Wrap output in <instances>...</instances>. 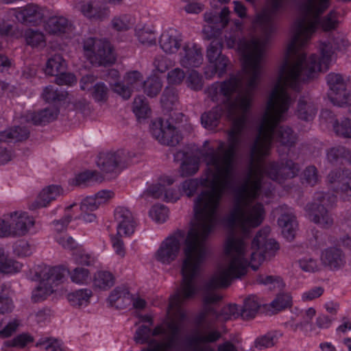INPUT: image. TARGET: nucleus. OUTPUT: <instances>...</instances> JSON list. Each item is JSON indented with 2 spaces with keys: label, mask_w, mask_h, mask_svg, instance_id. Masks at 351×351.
<instances>
[{
  "label": "nucleus",
  "mask_w": 351,
  "mask_h": 351,
  "mask_svg": "<svg viewBox=\"0 0 351 351\" xmlns=\"http://www.w3.org/2000/svg\"><path fill=\"white\" fill-rule=\"evenodd\" d=\"M348 46V40L343 36L338 34L333 38L331 43L321 44V58L312 54L307 58L303 49H299L293 56L286 54L279 67L285 64L291 67L294 72L301 75L298 79L300 84L301 82L314 79L320 72L327 70L334 51L344 50Z\"/></svg>",
  "instance_id": "7"
},
{
  "label": "nucleus",
  "mask_w": 351,
  "mask_h": 351,
  "mask_svg": "<svg viewBox=\"0 0 351 351\" xmlns=\"http://www.w3.org/2000/svg\"><path fill=\"white\" fill-rule=\"evenodd\" d=\"M134 154L125 151L117 150L99 153L96 161L97 167L105 173H117L128 167Z\"/></svg>",
  "instance_id": "12"
},
{
  "label": "nucleus",
  "mask_w": 351,
  "mask_h": 351,
  "mask_svg": "<svg viewBox=\"0 0 351 351\" xmlns=\"http://www.w3.org/2000/svg\"><path fill=\"white\" fill-rule=\"evenodd\" d=\"M185 78V73L180 68H175L167 74V80L171 84H180Z\"/></svg>",
  "instance_id": "63"
},
{
  "label": "nucleus",
  "mask_w": 351,
  "mask_h": 351,
  "mask_svg": "<svg viewBox=\"0 0 351 351\" xmlns=\"http://www.w3.org/2000/svg\"><path fill=\"white\" fill-rule=\"evenodd\" d=\"M300 267L306 272H316L319 270V266L316 260L305 257L298 261Z\"/></svg>",
  "instance_id": "62"
},
{
  "label": "nucleus",
  "mask_w": 351,
  "mask_h": 351,
  "mask_svg": "<svg viewBox=\"0 0 351 351\" xmlns=\"http://www.w3.org/2000/svg\"><path fill=\"white\" fill-rule=\"evenodd\" d=\"M337 197L330 193L316 192L313 201L306 206L311 221L322 228H329L334 223V218L330 208L336 202Z\"/></svg>",
  "instance_id": "9"
},
{
  "label": "nucleus",
  "mask_w": 351,
  "mask_h": 351,
  "mask_svg": "<svg viewBox=\"0 0 351 351\" xmlns=\"http://www.w3.org/2000/svg\"><path fill=\"white\" fill-rule=\"evenodd\" d=\"M59 113L55 106L46 108L38 112H27L20 117L21 123H31L34 125H41L53 121Z\"/></svg>",
  "instance_id": "21"
},
{
  "label": "nucleus",
  "mask_w": 351,
  "mask_h": 351,
  "mask_svg": "<svg viewBox=\"0 0 351 351\" xmlns=\"http://www.w3.org/2000/svg\"><path fill=\"white\" fill-rule=\"evenodd\" d=\"M257 182H239L232 193V206L225 218L230 232L224 244V258L212 274L208 286L219 287L241 278L251 267L250 230L259 226L265 216L264 206L256 202L261 193Z\"/></svg>",
  "instance_id": "3"
},
{
  "label": "nucleus",
  "mask_w": 351,
  "mask_h": 351,
  "mask_svg": "<svg viewBox=\"0 0 351 351\" xmlns=\"http://www.w3.org/2000/svg\"><path fill=\"white\" fill-rule=\"evenodd\" d=\"M108 88L103 82L97 83L92 89V96L97 101H104L108 98Z\"/></svg>",
  "instance_id": "60"
},
{
  "label": "nucleus",
  "mask_w": 351,
  "mask_h": 351,
  "mask_svg": "<svg viewBox=\"0 0 351 351\" xmlns=\"http://www.w3.org/2000/svg\"><path fill=\"white\" fill-rule=\"evenodd\" d=\"M32 338L26 334H22L16 337L11 341H7L4 343L2 349L6 350L8 347H24L27 343L31 342Z\"/></svg>",
  "instance_id": "58"
},
{
  "label": "nucleus",
  "mask_w": 351,
  "mask_h": 351,
  "mask_svg": "<svg viewBox=\"0 0 351 351\" xmlns=\"http://www.w3.org/2000/svg\"><path fill=\"white\" fill-rule=\"evenodd\" d=\"M300 77L301 75L286 64L278 67L277 77L269 93L258 125V134L250 147L247 172L239 182H245L247 179L251 182H257L259 192L264 193L267 197L270 195L271 189L265 190L264 174L272 180L282 182L295 177L299 171L298 165L290 160L285 162H269L265 167L261 165V161L269 154L273 140L288 147L295 145L297 141V135L291 128L277 126L285 119V114L293 101L288 88L298 90Z\"/></svg>",
  "instance_id": "2"
},
{
  "label": "nucleus",
  "mask_w": 351,
  "mask_h": 351,
  "mask_svg": "<svg viewBox=\"0 0 351 351\" xmlns=\"http://www.w3.org/2000/svg\"><path fill=\"white\" fill-rule=\"evenodd\" d=\"M143 82L142 75L137 71L128 72L124 77V83L131 87L133 91L141 87Z\"/></svg>",
  "instance_id": "52"
},
{
  "label": "nucleus",
  "mask_w": 351,
  "mask_h": 351,
  "mask_svg": "<svg viewBox=\"0 0 351 351\" xmlns=\"http://www.w3.org/2000/svg\"><path fill=\"white\" fill-rule=\"evenodd\" d=\"M144 92L151 97L156 96L161 90L162 82L160 78L153 77L143 82Z\"/></svg>",
  "instance_id": "49"
},
{
  "label": "nucleus",
  "mask_w": 351,
  "mask_h": 351,
  "mask_svg": "<svg viewBox=\"0 0 351 351\" xmlns=\"http://www.w3.org/2000/svg\"><path fill=\"white\" fill-rule=\"evenodd\" d=\"M282 337V333L278 332H270L260 336L255 340V347L259 349L269 348L274 346L278 339Z\"/></svg>",
  "instance_id": "40"
},
{
  "label": "nucleus",
  "mask_w": 351,
  "mask_h": 351,
  "mask_svg": "<svg viewBox=\"0 0 351 351\" xmlns=\"http://www.w3.org/2000/svg\"><path fill=\"white\" fill-rule=\"evenodd\" d=\"M208 237L189 230L184 242L182 282L176 293L170 298L168 319L153 330L146 326L138 328L134 341L139 344L148 343V348L141 351H171L176 348L184 327L183 322L186 319L182 305L194 298L200 290L197 278L210 254L206 243Z\"/></svg>",
  "instance_id": "4"
},
{
  "label": "nucleus",
  "mask_w": 351,
  "mask_h": 351,
  "mask_svg": "<svg viewBox=\"0 0 351 351\" xmlns=\"http://www.w3.org/2000/svg\"><path fill=\"white\" fill-rule=\"evenodd\" d=\"M285 3L286 0H267L266 6L254 21V29L261 36L251 40H258L261 43H264L265 51L271 35L276 29L275 18L278 13L284 9Z\"/></svg>",
  "instance_id": "8"
},
{
  "label": "nucleus",
  "mask_w": 351,
  "mask_h": 351,
  "mask_svg": "<svg viewBox=\"0 0 351 351\" xmlns=\"http://www.w3.org/2000/svg\"><path fill=\"white\" fill-rule=\"evenodd\" d=\"M132 23V17L126 14L114 16L112 20V27L117 31H125L130 28Z\"/></svg>",
  "instance_id": "51"
},
{
  "label": "nucleus",
  "mask_w": 351,
  "mask_h": 351,
  "mask_svg": "<svg viewBox=\"0 0 351 351\" xmlns=\"http://www.w3.org/2000/svg\"><path fill=\"white\" fill-rule=\"evenodd\" d=\"M326 81L329 86L328 96L334 105L340 107L351 105V93L346 89L345 81L340 74L330 73L327 75Z\"/></svg>",
  "instance_id": "13"
},
{
  "label": "nucleus",
  "mask_w": 351,
  "mask_h": 351,
  "mask_svg": "<svg viewBox=\"0 0 351 351\" xmlns=\"http://www.w3.org/2000/svg\"><path fill=\"white\" fill-rule=\"evenodd\" d=\"M25 40L32 47H43L45 45V38L43 32L29 29L25 33Z\"/></svg>",
  "instance_id": "45"
},
{
  "label": "nucleus",
  "mask_w": 351,
  "mask_h": 351,
  "mask_svg": "<svg viewBox=\"0 0 351 351\" xmlns=\"http://www.w3.org/2000/svg\"><path fill=\"white\" fill-rule=\"evenodd\" d=\"M292 305V297L289 293H280L271 302V306L277 311H282Z\"/></svg>",
  "instance_id": "50"
},
{
  "label": "nucleus",
  "mask_w": 351,
  "mask_h": 351,
  "mask_svg": "<svg viewBox=\"0 0 351 351\" xmlns=\"http://www.w3.org/2000/svg\"><path fill=\"white\" fill-rule=\"evenodd\" d=\"M323 264L330 269H339L346 264V256L342 250L337 247H328L322 254Z\"/></svg>",
  "instance_id": "25"
},
{
  "label": "nucleus",
  "mask_w": 351,
  "mask_h": 351,
  "mask_svg": "<svg viewBox=\"0 0 351 351\" xmlns=\"http://www.w3.org/2000/svg\"><path fill=\"white\" fill-rule=\"evenodd\" d=\"M212 275L204 283L202 297L203 310L195 317L194 323L196 329L186 339V346L192 351H215L210 343L217 341L221 337V332L215 328V322L208 319L214 315L216 311L214 306L222 300V295L215 291L217 289L228 287L232 281L224 286H208Z\"/></svg>",
  "instance_id": "6"
},
{
  "label": "nucleus",
  "mask_w": 351,
  "mask_h": 351,
  "mask_svg": "<svg viewBox=\"0 0 351 351\" xmlns=\"http://www.w3.org/2000/svg\"><path fill=\"white\" fill-rule=\"evenodd\" d=\"M121 299H130L129 291L125 287H117L111 291L108 297V300L111 305H113L116 302Z\"/></svg>",
  "instance_id": "59"
},
{
  "label": "nucleus",
  "mask_w": 351,
  "mask_h": 351,
  "mask_svg": "<svg viewBox=\"0 0 351 351\" xmlns=\"http://www.w3.org/2000/svg\"><path fill=\"white\" fill-rule=\"evenodd\" d=\"M91 295V290L88 289H80L74 292L69 293L67 295V300L71 306L80 307L88 304Z\"/></svg>",
  "instance_id": "35"
},
{
  "label": "nucleus",
  "mask_w": 351,
  "mask_h": 351,
  "mask_svg": "<svg viewBox=\"0 0 351 351\" xmlns=\"http://www.w3.org/2000/svg\"><path fill=\"white\" fill-rule=\"evenodd\" d=\"M222 48V39L219 37H214L206 48V58L219 77L225 73L230 63L228 58L221 53Z\"/></svg>",
  "instance_id": "15"
},
{
  "label": "nucleus",
  "mask_w": 351,
  "mask_h": 351,
  "mask_svg": "<svg viewBox=\"0 0 351 351\" xmlns=\"http://www.w3.org/2000/svg\"><path fill=\"white\" fill-rule=\"evenodd\" d=\"M78 9L84 16L93 21H103L110 14L108 9L101 8L91 1L83 3Z\"/></svg>",
  "instance_id": "29"
},
{
  "label": "nucleus",
  "mask_w": 351,
  "mask_h": 351,
  "mask_svg": "<svg viewBox=\"0 0 351 351\" xmlns=\"http://www.w3.org/2000/svg\"><path fill=\"white\" fill-rule=\"evenodd\" d=\"M241 316L240 308L237 304H228L223 306L219 313L217 312L213 317L216 321H227L231 319H236Z\"/></svg>",
  "instance_id": "38"
},
{
  "label": "nucleus",
  "mask_w": 351,
  "mask_h": 351,
  "mask_svg": "<svg viewBox=\"0 0 351 351\" xmlns=\"http://www.w3.org/2000/svg\"><path fill=\"white\" fill-rule=\"evenodd\" d=\"M317 112V108L309 97H302L298 104L296 114L300 119L311 121Z\"/></svg>",
  "instance_id": "32"
},
{
  "label": "nucleus",
  "mask_w": 351,
  "mask_h": 351,
  "mask_svg": "<svg viewBox=\"0 0 351 351\" xmlns=\"http://www.w3.org/2000/svg\"><path fill=\"white\" fill-rule=\"evenodd\" d=\"M73 282L86 284L90 280V271L88 269L77 267L71 271H68Z\"/></svg>",
  "instance_id": "48"
},
{
  "label": "nucleus",
  "mask_w": 351,
  "mask_h": 351,
  "mask_svg": "<svg viewBox=\"0 0 351 351\" xmlns=\"http://www.w3.org/2000/svg\"><path fill=\"white\" fill-rule=\"evenodd\" d=\"M66 69V64L62 56L55 54L48 59L45 72L49 75L58 76L60 73L64 72Z\"/></svg>",
  "instance_id": "34"
},
{
  "label": "nucleus",
  "mask_w": 351,
  "mask_h": 351,
  "mask_svg": "<svg viewBox=\"0 0 351 351\" xmlns=\"http://www.w3.org/2000/svg\"><path fill=\"white\" fill-rule=\"evenodd\" d=\"M330 0H300V15L292 28V38L288 45L287 53L293 56L298 49H304L311 39L317 27L324 31H331L338 25V15L335 10L322 15L328 9Z\"/></svg>",
  "instance_id": "5"
},
{
  "label": "nucleus",
  "mask_w": 351,
  "mask_h": 351,
  "mask_svg": "<svg viewBox=\"0 0 351 351\" xmlns=\"http://www.w3.org/2000/svg\"><path fill=\"white\" fill-rule=\"evenodd\" d=\"M34 225V219L25 213H11L6 217L8 236H24Z\"/></svg>",
  "instance_id": "18"
},
{
  "label": "nucleus",
  "mask_w": 351,
  "mask_h": 351,
  "mask_svg": "<svg viewBox=\"0 0 351 351\" xmlns=\"http://www.w3.org/2000/svg\"><path fill=\"white\" fill-rule=\"evenodd\" d=\"M187 86L194 90H199L203 86L202 76L196 71H191L186 81Z\"/></svg>",
  "instance_id": "61"
},
{
  "label": "nucleus",
  "mask_w": 351,
  "mask_h": 351,
  "mask_svg": "<svg viewBox=\"0 0 351 351\" xmlns=\"http://www.w3.org/2000/svg\"><path fill=\"white\" fill-rule=\"evenodd\" d=\"M42 96L47 102H56L64 100L67 93L53 86H48L45 88Z\"/></svg>",
  "instance_id": "41"
},
{
  "label": "nucleus",
  "mask_w": 351,
  "mask_h": 351,
  "mask_svg": "<svg viewBox=\"0 0 351 351\" xmlns=\"http://www.w3.org/2000/svg\"><path fill=\"white\" fill-rule=\"evenodd\" d=\"M278 223L282 229L283 236L287 240L291 241L298 227L295 216L292 211L289 209L282 213L278 219Z\"/></svg>",
  "instance_id": "28"
},
{
  "label": "nucleus",
  "mask_w": 351,
  "mask_h": 351,
  "mask_svg": "<svg viewBox=\"0 0 351 351\" xmlns=\"http://www.w3.org/2000/svg\"><path fill=\"white\" fill-rule=\"evenodd\" d=\"M150 132L153 137L160 143L167 146L177 145L182 138L174 127L171 125L168 121L164 123L161 119L152 121L150 125Z\"/></svg>",
  "instance_id": "14"
},
{
  "label": "nucleus",
  "mask_w": 351,
  "mask_h": 351,
  "mask_svg": "<svg viewBox=\"0 0 351 351\" xmlns=\"http://www.w3.org/2000/svg\"><path fill=\"white\" fill-rule=\"evenodd\" d=\"M326 156L328 161L332 165L337 164L341 159L351 162V151L343 146L330 148Z\"/></svg>",
  "instance_id": "36"
},
{
  "label": "nucleus",
  "mask_w": 351,
  "mask_h": 351,
  "mask_svg": "<svg viewBox=\"0 0 351 351\" xmlns=\"http://www.w3.org/2000/svg\"><path fill=\"white\" fill-rule=\"evenodd\" d=\"M180 64L186 69L199 66L203 62L202 49L195 43H186L179 53Z\"/></svg>",
  "instance_id": "19"
},
{
  "label": "nucleus",
  "mask_w": 351,
  "mask_h": 351,
  "mask_svg": "<svg viewBox=\"0 0 351 351\" xmlns=\"http://www.w3.org/2000/svg\"><path fill=\"white\" fill-rule=\"evenodd\" d=\"M66 269L62 266L50 267L47 265H37L31 273L33 280L43 281L47 285H51L52 289L61 282L64 278Z\"/></svg>",
  "instance_id": "17"
},
{
  "label": "nucleus",
  "mask_w": 351,
  "mask_h": 351,
  "mask_svg": "<svg viewBox=\"0 0 351 351\" xmlns=\"http://www.w3.org/2000/svg\"><path fill=\"white\" fill-rule=\"evenodd\" d=\"M114 284V278L109 271H99L94 279V285L101 289H106L112 287Z\"/></svg>",
  "instance_id": "44"
},
{
  "label": "nucleus",
  "mask_w": 351,
  "mask_h": 351,
  "mask_svg": "<svg viewBox=\"0 0 351 351\" xmlns=\"http://www.w3.org/2000/svg\"><path fill=\"white\" fill-rule=\"evenodd\" d=\"M51 285H47L45 282L40 281L39 285L32 291V300L34 302L43 301L53 292Z\"/></svg>",
  "instance_id": "46"
},
{
  "label": "nucleus",
  "mask_w": 351,
  "mask_h": 351,
  "mask_svg": "<svg viewBox=\"0 0 351 351\" xmlns=\"http://www.w3.org/2000/svg\"><path fill=\"white\" fill-rule=\"evenodd\" d=\"M132 111L138 119H145L148 117L151 110L144 96L135 97L132 105Z\"/></svg>",
  "instance_id": "39"
},
{
  "label": "nucleus",
  "mask_w": 351,
  "mask_h": 351,
  "mask_svg": "<svg viewBox=\"0 0 351 351\" xmlns=\"http://www.w3.org/2000/svg\"><path fill=\"white\" fill-rule=\"evenodd\" d=\"M335 191L343 200H349L351 198V171L348 170L343 171V177Z\"/></svg>",
  "instance_id": "37"
},
{
  "label": "nucleus",
  "mask_w": 351,
  "mask_h": 351,
  "mask_svg": "<svg viewBox=\"0 0 351 351\" xmlns=\"http://www.w3.org/2000/svg\"><path fill=\"white\" fill-rule=\"evenodd\" d=\"M229 10L224 7L219 13L206 12L204 14V20L210 29L212 36L217 37L220 31L223 29L229 22Z\"/></svg>",
  "instance_id": "22"
},
{
  "label": "nucleus",
  "mask_w": 351,
  "mask_h": 351,
  "mask_svg": "<svg viewBox=\"0 0 351 351\" xmlns=\"http://www.w3.org/2000/svg\"><path fill=\"white\" fill-rule=\"evenodd\" d=\"M262 305L261 300L255 295H251L243 301V306L240 308V315L243 319H253Z\"/></svg>",
  "instance_id": "31"
},
{
  "label": "nucleus",
  "mask_w": 351,
  "mask_h": 351,
  "mask_svg": "<svg viewBox=\"0 0 351 351\" xmlns=\"http://www.w3.org/2000/svg\"><path fill=\"white\" fill-rule=\"evenodd\" d=\"M117 222V235L130 236L134 233L136 222L131 211L125 207H118L114 211Z\"/></svg>",
  "instance_id": "20"
},
{
  "label": "nucleus",
  "mask_w": 351,
  "mask_h": 351,
  "mask_svg": "<svg viewBox=\"0 0 351 351\" xmlns=\"http://www.w3.org/2000/svg\"><path fill=\"white\" fill-rule=\"evenodd\" d=\"M243 58V71L231 75L227 80L213 84L208 90L213 101L221 103L201 117L202 124L208 130L215 128L223 108L232 120L228 132V146L219 141L216 149L208 148L200 152L206 165L202 184L208 188L202 191L194 202L195 221L190 230L209 236L219 221L218 209L223 194L232 186L234 159L242 143L247 126V110L253 92L261 78L265 53L264 43L258 40H243L239 44Z\"/></svg>",
  "instance_id": "1"
},
{
  "label": "nucleus",
  "mask_w": 351,
  "mask_h": 351,
  "mask_svg": "<svg viewBox=\"0 0 351 351\" xmlns=\"http://www.w3.org/2000/svg\"><path fill=\"white\" fill-rule=\"evenodd\" d=\"M62 191V190L60 186L57 185H51L43 189L39 193L35 202L30 206V208L36 209L47 206L51 201L60 195Z\"/></svg>",
  "instance_id": "30"
},
{
  "label": "nucleus",
  "mask_w": 351,
  "mask_h": 351,
  "mask_svg": "<svg viewBox=\"0 0 351 351\" xmlns=\"http://www.w3.org/2000/svg\"><path fill=\"white\" fill-rule=\"evenodd\" d=\"M1 263H0V271L5 274L15 273L20 271L21 264L12 258H8L5 254L3 255Z\"/></svg>",
  "instance_id": "53"
},
{
  "label": "nucleus",
  "mask_w": 351,
  "mask_h": 351,
  "mask_svg": "<svg viewBox=\"0 0 351 351\" xmlns=\"http://www.w3.org/2000/svg\"><path fill=\"white\" fill-rule=\"evenodd\" d=\"M180 247L179 237L176 234L170 235L161 242L154 254V258L163 265H169L178 258Z\"/></svg>",
  "instance_id": "16"
},
{
  "label": "nucleus",
  "mask_w": 351,
  "mask_h": 351,
  "mask_svg": "<svg viewBox=\"0 0 351 351\" xmlns=\"http://www.w3.org/2000/svg\"><path fill=\"white\" fill-rule=\"evenodd\" d=\"M169 210L163 205L156 204L149 210V216L157 223H163L168 218Z\"/></svg>",
  "instance_id": "54"
},
{
  "label": "nucleus",
  "mask_w": 351,
  "mask_h": 351,
  "mask_svg": "<svg viewBox=\"0 0 351 351\" xmlns=\"http://www.w3.org/2000/svg\"><path fill=\"white\" fill-rule=\"evenodd\" d=\"M176 160L184 159L180 165V175L182 177L191 176L196 173L199 169L200 158L199 156L191 155L185 156L182 151H178L174 154Z\"/></svg>",
  "instance_id": "26"
},
{
  "label": "nucleus",
  "mask_w": 351,
  "mask_h": 351,
  "mask_svg": "<svg viewBox=\"0 0 351 351\" xmlns=\"http://www.w3.org/2000/svg\"><path fill=\"white\" fill-rule=\"evenodd\" d=\"M153 64L157 71L162 73L172 67L174 62L164 55H158L154 58Z\"/></svg>",
  "instance_id": "57"
},
{
  "label": "nucleus",
  "mask_w": 351,
  "mask_h": 351,
  "mask_svg": "<svg viewBox=\"0 0 351 351\" xmlns=\"http://www.w3.org/2000/svg\"><path fill=\"white\" fill-rule=\"evenodd\" d=\"M17 20L26 25H36L42 21L44 17L43 10L36 5H27L16 12Z\"/></svg>",
  "instance_id": "24"
},
{
  "label": "nucleus",
  "mask_w": 351,
  "mask_h": 351,
  "mask_svg": "<svg viewBox=\"0 0 351 351\" xmlns=\"http://www.w3.org/2000/svg\"><path fill=\"white\" fill-rule=\"evenodd\" d=\"M29 131L25 127L16 126L0 132V141H22L29 137Z\"/></svg>",
  "instance_id": "33"
},
{
  "label": "nucleus",
  "mask_w": 351,
  "mask_h": 351,
  "mask_svg": "<svg viewBox=\"0 0 351 351\" xmlns=\"http://www.w3.org/2000/svg\"><path fill=\"white\" fill-rule=\"evenodd\" d=\"M104 178L97 171H86L80 173L75 178L77 185L88 184L91 182H101Z\"/></svg>",
  "instance_id": "47"
},
{
  "label": "nucleus",
  "mask_w": 351,
  "mask_h": 351,
  "mask_svg": "<svg viewBox=\"0 0 351 351\" xmlns=\"http://www.w3.org/2000/svg\"><path fill=\"white\" fill-rule=\"evenodd\" d=\"M83 49L85 57L94 66L112 64L116 58L109 42L89 37L84 40Z\"/></svg>",
  "instance_id": "11"
},
{
  "label": "nucleus",
  "mask_w": 351,
  "mask_h": 351,
  "mask_svg": "<svg viewBox=\"0 0 351 351\" xmlns=\"http://www.w3.org/2000/svg\"><path fill=\"white\" fill-rule=\"evenodd\" d=\"M165 186L161 183L149 186L142 194L141 197L148 201L150 197L153 199L163 198Z\"/></svg>",
  "instance_id": "55"
},
{
  "label": "nucleus",
  "mask_w": 351,
  "mask_h": 351,
  "mask_svg": "<svg viewBox=\"0 0 351 351\" xmlns=\"http://www.w3.org/2000/svg\"><path fill=\"white\" fill-rule=\"evenodd\" d=\"M45 30L52 34H62L72 31L71 23L62 16H53L48 19L45 24Z\"/></svg>",
  "instance_id": "27"
},
{
  "label": "nucleus",
  "mask_w": 351,
  "mask_h": 351,
  "mask_svg": "<svg viewBox=\"0 0 351 351\" xmlns=\"http://www.w3.org/2000/svg\"><path fill=\"white\" fill-rule=\"evenodd\" d=\"M46 345L45 350L47 351H63L60 343L57 339L51 338H41L37 343L36 346Z\"/></svg>",
  "instance_id": "64"
},
{
  "label": "nucleus",
  "mask_w": 351,
  "mask_h": 351,
  "mask_svg": "<svg viewBox=\"0 0 351 351\" xmlns=\"http://www.w3.org/2000/svg\"><path fill=\"white\" fill-rule=\"evenodd\" d=\"M161 104L162 106L167 109L171 110L178 101V93L173 87H167L161 96Z\"/></svg>",
  "instance_id": "42"
},
{
  "label": "nucleus",
  "mask_w": 351,
  "mask_h": 351,
  "mask_svg": "<svg viewBox=\"0 0 351 351\" xmlns=\"http://www.w3.org/2000/svg\"><path fill=\"white\" fill-rule=\"evenodd\" d=\"M334 130L337 135L351 138V120L344 119L339 123L336 121L333 125Z\"/></svg>",
  "instance_id": "56"
},
{
  "label": "nucleus",
  "mask_w": 351,
  "mask_h": 351,
  "mask_svg": "<svg viewBox=\"0 0 351 351\" xmlns=\"http://www.w3.org/2000/svg\"><path fill=\"white\" fill-rule=\"evenodd\" d=\"M182 36L176 29H169L160 36L159 44L164 52L169 54L176 53L180 48Z\"/></svg>",
  "instance_id": "23"
},
{
  "label": "nucleus",
  "mask_w": 351,
  "mask_h": 351,
  "mask_svg": "<svg viewBox=\"0 0 351 351\" xmlns=\"http://www.w3.org/2000/svg\"><path fill=\"white\" fill-rule=\"evenodd\" d=\"M270 231L269 227H263L256 232L252 241L251 267L255 271L267 256L274 255L279 248L278 243L269 237Z\"/></svg>",
  "instance_id": "10"
},
{
  "label": "nucleus",
  "mask_w": 351,
  "mask_h": 351,
  "mask_svg": "<svg viewBox=\"0 0 351 351\" xmlns=\"http://www.w3.org/2000/svg\"><path fill=\"white\" fill-rule=\"evenodd\" d=\"M136 35L138 40L144 45L152 46L156 44V33L149 27H143L136 29Z\"/></svg>",
  "instance_id": "43"
}]
</instances>
